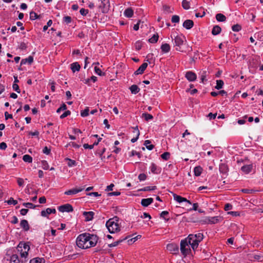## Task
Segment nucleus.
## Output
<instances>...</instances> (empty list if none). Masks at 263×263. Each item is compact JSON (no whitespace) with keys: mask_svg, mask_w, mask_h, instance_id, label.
<instances>
[{"mask_svg":"<svg viewBox=\"0 0 263 263\" xmlns=\"http://www.w3.org/2000/svg\"><path fill=\"white\" fill-rule=\"evenodd\" d=\"M98 238L96 235L83 233L79 235L76 243L78 247L85 249L94 247L97 243Z\"/></svg>","mask_w":263,"mask_h":263,"instance_id":"obj_1","label":"nucleus"},{"mask_svg":"<svg viewBox=\"0 0 263 263\" xmlns=\"http://www.w3.org/2000/svg\"><path fill=\"white\" fill-rule=\"evenodd\" d=\"M203 238V234L198 233L195 234H190L186 239H187V241L189 242L190 245H191L192 249L195 250L197 248L199 243L202 240Z\"/></svg>","mask_w":263,"mask_h":263,"instance_id":"obj_2","label":"nucleus"},{"mask_svg":"<svg viewBox=\"0 0 263 263\" xmlns=\"http://www.w3.org/2000/svg\"><path fill=\"white\" fill-rule=\"evenodd\" d=\"M106 227L110 233H114L120 230L117 217L109 219L106 223Z\"/></svg>","mask_w":263,"mask_h":263,"instance_id":"obj_3","label":"nucleus"},{"mask_svg":"<svg viewBox=\"0 0 263 263\" xmlns=\"http://www.w3.org/2000/svg\"><path fill=\"white\" fill-rule=\"evenodd\" d=\"M171 37L173 42L174 46L176 48L177 51H182L181 50V46L183 44L184 41H186L185 37L182 35H178L173 37L171 35Z\"/></svg>","mask_w":263,"mask_h":263,"instance_id":"obj_4","label":"nucleus"},{"mask_svg":"<svg viewBox=\"0 0 263 263\" xmlns=\"http://www.w3.org/2000/svg\"><path fill=\"white\" fill-rule=\"evenodd\" d=\"M30 250V247L28 244L26 243L20 242L17 246V250L20 252V255L22 258L26 259L28 255V251Z\"/></svg>","mask_w":263,"mask_h":263,"instance_id":"obj_5","label":"nucleus"},{"mask_svg":"<svg viewBox=\"0 0 263 263\" xmlns=\"http://www.w3.org/2000/svg\"><path fill=\"white\" fill-rule=\"evenodd\" d=\"M189 242L187 241V239L182 240L180 242V251L181 253L186 256L189 254L191 250L189 246Z\"/></svg>","mask_w":263,"mask_h":263,"instance_id":"obj_6","label":"nucleus"},{"mask_svg":"<svg viewBox=\"0 0 263 263\" xmlns=\"http://www.w3.org/2000/svg\"><path fill=\"white\" fill-rule=\"evenodd\" d=\"M58 210L60 212L63 213L72 212L73 209L71 205L67 203L59 206Z\"/></svg>","mask_w":263,"mask_h":263,"instance_id":"obj_7","label":"nucleus"},{"mask_svg":"<svg viewBox=\"0 0 263 263\" xmlns=\"http://www.w3.org/2000/svg\"><path fill=\"white\" fill-rule=\"evenodd\" d=\"M166 249L172 253L176 254L179 252V247L175 243H169L166 246Z\"/></svg>","mask_w":263,"mask_h":263,"instance_id":"obj_8","label":"nucleus"},{"mask_svg":"<svg viewBox=\"0 0 263 263\" xmlns=\"http://www.w3.org/2000/svg\"><path fill=\"white\" fill-rule=\"evenodd\" d=\"M222 220V218L219 216L209 217L206 219V222L210 224L217 223Z\"/></svg>","mask_w":263,"mask_h":263,"instance_id":"obj_9","label":"nucleus"},{"mask_svg":"<svg viewBox=\"0 0 263 263\" xmlns=\"http://www.w3.org/2000/svg\"><path fill=\"white\" fill-rule=\"evenodd\" d=\"M173 197L174 199L179 203H181L182 202H186L190 204H192L190 200H188L186 198L182 197L176 194H173Z\"/></svg>","mask_w":263,"mask_h":263,"instance_id":"obj_10","label":"nucleus"},{"mask_svg":"<svg viewBox=\"0 0 263 263\" xmlns=\"http://www.w3.org/2000/svg\"><path fill=\"white\" fill-rule=\"evenodd\" d=\"M84 189V187L72 189L65 192L64 194L67 195H74L82 191Z\"/></svg>","mask_w":263,"mask_h":263,"instance_id":"obj_11","label":"nucleus"},{"mask_svg":"<svg viewBox=\"0 0 263 263\" xmlns=\"http://www.w3.org/2000/svg\"><path fill=\"white\" fill-rule=\"evenodd\" d=\"M185 78L189 81H194L196 79V74L192 71H187L185 74Z\"/></svg>","mask_w":263,"mask_h":263,"instance_id":"obj_12","label":"nucleus"},{"mask_svg":"<svg viewBox=\"0 0 263 263\" xmlns=\"http://www.w3.org/2000/svg\"><path fill=\"white\" fill-rule=\"evenodd\" d=\"M147 63H143L135 72V74L136 75L142 74L147 67Z\"/></svg>","mask_w":263,"mask_h":263,"instance_id":"obj_13","label":"nucleus"},{"mask_svg":"<svg viewBox=\"0 0 263 263\" xmlns=\"http://www.w3.org/2000/svg\"><path fill=\"white\" fill-rule=\"evenodd\" d=\"M95 213L92 211L84 212L83 215L85 217V220L88 221L93 219Z\"/></svg>","mask_w":263,"mask_h":263,"instance_id":"obj_14","label":"nucleus"},{"mask_svg":"<svg viewBox=\"0 0 263 263\" xmlns=\"http://www.w3.org/2000/svg\"><path fill=\"white\" fill-rule=\"evenodd\" d=\"M11 263H24L26 261V259L20 260L17 255L14 254L11 257Z\"/></svg>","mask_w":263,"mask_h":263,"instance_id":"obj_15","label":"nucleus"},{"mask_svg":"<svg viewBox=\"0 0 263 263\" xmlns=\"http://www.w3.org/2000/svg\"><path fill=\"white\" fill-rule=\"evenodd\" d=\"M194 26V22L192 20H186L183 23V26L186 29H191Z\"/></svg>","mask_w":263,"mask_h":263,"instance_id":"obj_16","label":"nucleus"},{"mask_svg":"<svg viewBox=\"0 0 263 263\" xmlns=\"http://www.w3.org/2000/svg\"><path fill=\"white\" fill-rule=\"evenodd\" d=\"M252 168L253 165L252 164H251L242 166L241 168V170L245 174H249L252 171Z\"/></svg>","mask_w":263,"mask_h":263,"instance_id":"obj_17","label":"nucleus"},{"mask_svg":"<svg viewBox=\"0 0 263 263\" xmlns=\"http://www.w3.org/2000/svg\"><path fill=\"white\" fill-rule=\"evenodd\" d=\"M153 202V199L152 198L142 199L141 203L142 206L146 207L150 205Z\"/></svg>","mask_w":263,"mask_h":263,"instance_id":"obj_18","label":"nucleus"},{"mask_svg":"<svg viewBox=\"0 0 263 263\" xmlns=\"http://www.w3.org/2000/svg\"><path fill=\"white\" fill-rule=\"evenodd\" d=\"M20 226L25 231H27L29 230L30 227L26 220L23 219L21 220Z\"/></svg>","mask_w":263,"mask_h":263,"instance_id":"obj_19","label":"nucleus"},{"mask_svg":"<svg viewBox=\"0 0 263 263\" xmlns=\"http://www.w3.org/2000/svg\"><path fill=\"white\" fill-rule=\"evenodd\" d=\"M161 49L164 53H167L170 51L171 47L167 43L162 44L161 46Z\"/></svg>","mask_w":263,"mask_h":263,"instance_id":"obj_20","label":"nucleus"},{"mask_svg":"<svg viewBox=\"0 0 263 263\" xmlns=\"http://www.w3.org/2000/svg\"><path fill=\"white\" fill-rule=\"evenodd\" d=\"M80 67V65L77 62L73 63L70 65V68L73 72L79 71Z\"/></svg>","mask_w":263,"mask_h":263,"instance_id":"obj_21","label":"nucleus"},{"mask_svg":"<svg viewBox=\"0 0 263 263\" xmlns=\"http://www.w3.org/2000/svg\"><path fill=\"white\" fill-rule=\"evenodd\" d=\"M133 129H134L133 132L136 133V138H134L131 139V142L132 143H134L136 141H137V140H138V139L139 138V136L140 135V132H139V130L138 129V128L137 126H136L135 127H133Z\"/></svg>","mask_w":263,"mask_h":263,"instance_id":"obj_22","label":"nucleus"},{"mask_svg":"<svg viewBox=\"0 0 263 263\" xmlns=\"http://www.w3.org/2000/svg\"><path fill=\"white\" fill-rule=\"evenodd\" d=\"M33 61V58L32 56H29L28 58L22 59L21 62V65L25 64L28 63L29 64H32Z\"/></svg>","mask_w":263,"mask_h":263,"instance_id":"obj_23","label":"nucleus"},{"mask_svg":"<svg viewBox=\"0 0 263 263\" xmlns=\"http://www.w3.org/2000/svg\"><path fill=\"white\" fill-rule=\"evenodd\" d=\"M221 31V28L219 26L216 25L213 27L212 31V33L214 35H218V34H219L220 33Z\"/></svg>","mask_w":263,"mask_h":263,"instance_id":"obj_24","label":"nucleus"},{"mask_svg":"<svg viewBox=\"0 0 263 263\" xmlns=\"http://www.w3.org/2000/svg\"><path fill=\"white\" fill-rule=\"evenodd\" d=\"M29 263H45V259L43 258L35 257L31 259Z\"/></svg>","mask_w":263,"mask_h":263,"instance_id":"obj_25","label":"nucleus"},{"mask_svg":"<svg viewBox=\"0 0 263 263\" xmlns=\"http://www.w3.org/2000/svg\"><path fill=\"white\" fill-rule=\"evenodd\" d=\"M124 14L127 17H131L134 14V11L132 8H129L124 11Z\"/></svg>","mask_w":263,"mask_h":263,"instance_id":"obj_26","label":"nucleus"},{"mask_svg":"<svg viewBox=\"0 0 263 263\" xmlns=\"http://www.w3.org/2000/svg\"><path fill=\"white\" fill-rule=\"evenodd\" d=\"M129 89H130L131 92L133 94H137L140 91V88L136 85H132L130 87Z\"/></svg>","mask_w":263,"mask_h":263,"instance_id":"obj_27","label":"nucleus"},{"mask_svg":"<svg viewBox=\"0 0 263 263\" xmlns=\"http://www.w3.org/2000/svg\"><path fill=\"white\" fill-rule=\"evenodd\" d=\"M228 167L225 164H221L219 166V171L220 173L226 174L228 172Z\"/></svg>","mask_w":263,"mask_h":263,"instance_id":"obj_28","label":"nucleus"},{"mask_svg":"<svg viewBox=\"0 0 263 263\" xmlns=\"http://www.w3.org/2000/svg\"><path fill=\"white\" fill-rule=\"evenodd\" d=\"M202 171V168L201 166H196L194 170L195 176H199L201 175Z\"/></svg>","mask_w":263,"mask_h":263,"instance_id":"obj_29","label":"nucleus"},{"mask_svg":"<svg viewBox=\"0 0 263 263\" xmlns=\"http://www.w3.org/2000/svg\"><path fill=\"white\" fill-rule=\"evenodd\" d=\"M216 18L218 22H224L226 20V17L222 13H218L216 15Z\"/></svg>","mask_w":263,"mask_h":263,"instance_id":"obj_30","label":"nucleus"},{"mask_svg":"<svg viewBox=\"0 0 263 263\" xmlns=\"http://www.w3.org/2000/svg\"><path fill=\"white\" fill-rule=\"evenodd\" d=\"M151 171L154 174H158L160 172L159 169H158L157 166L154 164L152 163L150 166Z\"/></svg>","mask_w":263,"mask_h":263,"instance_id":"obj_31","label":"nucleus"},{"mask_svg":"<svg viewBox=\"0 0 263 263\" xmlns=\"http://www.w3.org/2000/svg\"><path fill=\"white\" fill-rule=\"evenodd\" d=\"M127 238V237H125V238H124L123 239H119V240H117L116 241L112 243L109 244L108 245V247L109 248H112V247H116L119 244H120L121 242H122L123 240H125Z\"/></svg>","mask_w":263,"mask_h":263,"instance_id":"obj_32","label":"nucleus"},{"mask_svg":"<svg viewBox=\"0 0 263 263\" xmlns=\"http://www.w3.org/2000/svg\"><path fill=\"white\" fill-rule=\"evenodd\" d=\"M142 118H144L145 121H148L153 119V116L151 114L145 112L142 114Z\"/></svg>","mask_w":263,"mask_h":263,"instance_id":"obj_33","label":"nucleus"},{"mask_svg":"<svg viewBox=\"0 0 263 263\" xmlns=\"http://www.w3.org/2000/svg\"><path fill=\"white\" fill-rule=\"evenodd\" d=\"M144 145L146 146V148L148 150H152L154 146L153 144H151V142L150 140H145L144 143Z\"/></svg>","mask_w":263,"mask_h":263,"instance_id":"obj_34","label":"nucleus"},{"mask_svg":"<svg viewBox=\"0 0 263 263\" xmlns=\"http://www.w3.org/2000/svg\"><path fill=\"white\" fill-rule=\"evenodd\" d=\"M23 160L26 162L31 163L32 158L29 155H25L23 157Z\"/></svg>","mask_w":263,"mask_h":263,"instance_id":"obj_35","label":"nucleus"},{"mask_svg":"<svg viewBox=\"0 0 263 263\" xmlns=\"http://www.w3.org/2000/svg\"><path fill=\"white\" fill-rule=\"evenodd\" d=\"M223 81L221 80H218L216 81V85L215 86V88L217 89H220L222 88L223 85Z\"/></svg>","mask_w":263,"mask_h":263,"instance_id":"obj_36","label":"nucleus"},{"mask_svg":"<svg viewBox=\"0 0 263 263\" xmlns=\"http://www.w3.org/2000/svg\"><path fill=\"white\" fill-rule=\"evenodd\" d=\"M158 38L159 35L157 34H154L153 36L151 37L148 41L151 43H155L157 42Z\"/></svg>","mask_w":263,"mask_h":263,"instance_id":"obj_37","label":"nucleus"},{"mask_svg":"<svg viewBox=\"0 0 263 263\" xmlns=\"http://www.w3.org/2000/svg\"><path fill=\"white\" fill-rule=\"evenodd\" d=\"M50 214H51V208H47L46 210L41 212V215L43 217H47L48 215Z\"/></svg>","mask_w":263,"mask_h":263,"instance_id":"obj_38","label":"nucleus"},{"mask_svg":"<svg viewBox=\"0 0 263 263\" xmlns=\"http://www.w3.org/2000/svg\"><path fill=\"white\" fill-rule=\"evenodd\" d=\"M66 160L68 161L67 165L69 167H72V166H76L77 164L76 161L75 160H71L69 158H66Z\"/></svg>","mask_w":263,"mask_h":263,"instance_id":"obj_39","label":"nucleus"},{"mask_svg":"<svg viewBox=\"0 0 263 263\" xmlns=\"http://www.w3.org/2000/svg\"><path fill=\"white\" fill-rule=\"evenodd\" d=\"M23 205L27 208H30V209H34L36 206H38L39 205H35L32 204V203L30 202H26V203H23Z\"/></svg>","mask_w":263,"mask_h":263,"instance_id":"obj_40","label":"nucleus"},{"mask_svg":"<svg viewBox=\"0 0 263 263\" xmlns=\"http://www.w3.org/2000/svg\"><path fill=\"white\" fill-rule=\"evenodd\" d=\"M182 7L186 10L189 9L190 8V3L186 0H183L182 3Z\"/></svg>","mask_w":263,"mask_h":263,"instance_id":"obj_41","label":"nucleus"},{"mask_svg":"<svg viewBox=\"0 0 263 263\" xmlns=\"http://www.w3.org/2000/svg\"><path fill=\"white\" fill-rule=\"evenodd\" d=\"M39 16L34 12L31 11L30 13V18L31 20H34L38 18Z\"/></svg>","mask_w":263,"mask_h":263,"instance_id":"obj_42","label":"nucleus"},{"mask_svg":"<svg viewBox=\"0 0 263 263\" xmlns=\"http://www.w3.org/2000/svg\"><path fill=\"white\" fill-rule=\"evenodd\" d=\"M89 108L86 107L84 110L82 111L81 112V115L82 117H85L89 115Z\"/></svg>","mask_w":263,"mask_h":263,"instance_id":"obj_43","label":"nucleus"},{"mask_svg":"<svg viewBox=\"0 0 263 263\" xmlns=\"http://www.w3.org/2000/svg\"><path fill=\"white\" fill-rule=\"evenodd\" d=\"M206 76V71H202L201 72V80L202 83H204V81H206V79H205Z\"/></svg>","mask_w":263,"mask_h":263,"instance_id":"obj_44","label":"nucleus"},{"mask_svg":"<svg viewBox=\"0 0 263 263\" xmlns=\"http://www.w3.org/2000/svg\"><path fill=\"white\" fill-rule=\"evenodd\" d=\"M232 29L233 31L237 32L241 30V27L239 24H236L232 26Z\"/></svg>","mask_w":263,"mask_h":263,"instance_id":"obj_45","label":"nucleus"},{"mask_svg":"<svg viewBox=\"0 0 263 263\" xmlns=\"http://www.w3.org/2000/svg\"><path fill=\"white\" fill-rule=\"evenodd\" d=\"M42 167L44 170H47L49 168V165L47 162L45 160H43L41 162Z\"/></svg>","mask_w":263,"mask_h":263,"instance_id":"obj_46","label":"nucleus"},{"mask_svg":"<svg viewBox=\"0 0 263 263\" xmlns=\"http://www.w3.org/2000/svg\"><path fill=\"white\" fill-rule=\"evenodd\" d=\"M156 189V186H146L141 190H140V191H151V190H154Z\"/></svg>","mask_w":263,"mask_h":263,"instance_id":"obj_47","label":"nucleus"},{"mask_svg":"<svg viewBox=\"0 0 263 263\" xmlns=\"http://www.w3.org/2000/svg\"><path fill=\"white\" fill-rule=\"evenodd\" d=\"M161 157L163 159L167 160L170 158V154L168 152H165L161 155Z\"/></svg>","mask_w":263,"mask_h":263,"instance_id":"obj_48","label":"nucleus"},{"mask_svg":"<svg viewBox=\"0 0 263 263\" xmlns=\"http://www.w3.org/2000/svg\"><path fill=\"white\" fill-rule=\"evenodd\" d=\"M7 203L8 204H13L16 205L17 203V201L16 200H14L12 197L10 198V199L7 201Z\"/></svg>","mask_w":263,"mask_h":263,"instance_id":"obj_49","label":"nucleus"},{"mask_svg":"<svg viewBox=\"0 0 263 263\" xmlns=\"http://www.w3.org/2000/svg\"><path fill=\"white\" fill-rule=\"evenodd\" d=\"M135 48L136 49V50H139L140 49H141V48L142 46V43L140 41H137L135 43Z\"/></svg>","mask_w":263,"mask_h":263,"instance_id":"obj_50","label":"nucleus"},{"mask_svg":"<svg viewBox=\"0 0 263 263\" xmlns=\"http://www.w3.org/2000/svg\"><path fill=\"white\" fill-rule=\"evenodd\" d=\"M180 20V17L178 15H173L172 17V22L173 23H178Z\"/></svg>","mask_w":263,"mask_h":263,"instance_id":"obj_51","label":"nucleus"},{"mask_svg":"<svg viewBox=\"0 0 263 263\" xmlns=\"http://www.w3.org/2000/svg\"><path fill=\"white\" fill-rule=\"evenodd\" d=\"M67 108V106L65 104L63 103L60 107H59L57 110V112L60 113L62 110H65Z\"/></svg>","mask_w":263,"mask_h":263,"instance_id":"obj_52","label":"nucleus"},{"mask_svg":"<svg viewBox=\"0 0 263 263\" xmlns=\"http://www.w3.org/2000/svg\"><path fill=\"white\" fill-rule=\"evenodd\" d=\"M88 12L89 10L88 9H85L84 8H81L80 10V14L83 16L86 15V14L88 13Z\"/></svg>","mask_w":263,"mask_h":263,"instance_id":"obj_53","label":"nucleus"},{"mask_svg":"<svg viewBox=\"0 0 263 263\" xmlns=\"http://www.w3.org/2000/svg\"><path fill=\"white\" fill-rule=\"evenodd\" d=\"M12 88L13 90L16 91L17 93H20L21 91L19 88V86L17 84L13 83L12 85Z\"/></svg>","mask_w":263,"mask_h":263,"instance_id":"obj_54","label":"nucleus"},{"mask_svg":"<svg viewBox=\"0 0 263 263\" xmlns=\"http://www.w3.org/2000/svg\"><path fill=\"white\" fill-rule=\"evenodd\" d=\"M146 178V175L145 174L142 173L139 175L138 179L140 181L145 180Z\"/></svg>","mask_w":263,"mask_h":263,"instance_id":"obj_55","label":"nucleus"},{"mask_svg":"<svg viewBox=\"0 0 263 263\" xmlns=\"http://www.w3.org/2000/svg\"><path fill=\"white\" fill-rule=\"evenodd\" d=\"M70 113H71V112L69 110H67V111H65L62 115H61L60 118L63 119V118L66 117L67 116L70 115Z\"/></svg>","mask_w":263,"mask_h":263,"instance_id":"obj_56","label":"nucleus"},{"mask_svg":"<svg viewBox=\"0 0 263 263\" xmlns=\"http://www.w3.org/2000/svg\"><path fill=\"white\" fill-rule=\"evenodd\" d=\"M63 21L67 24H69L71 22V18L69 16L64 17Z\"/></svg>","mask_w":263,"mask_h":263,"instance_id":"obj_57","label":"nucleus"},{"mask_svg":"<svg viewBox=\"0 0 263 263\" xmlns=\"http://www.w3.org/2000/svg\"><path fill=\"white\" fill-rule=\"evenodd\" d=\"M121 194V193L118 191L116 192H113L108 193V196H119Z\"/></svg>","mask_w":263,"mask_h":263,"instance_id":"obj_58","label":"nucleus"},{"mask_svg":"<svg viewBox=\"0 0 263 263\" xmlns=\"http://www.w3.org/2000/svg\"><path fill=\"white\" fill-rule=\"evenodd\" d=\"M163 9L164 11H166L167 13L172 12V11L170 10L171 8L169 6L164 5L163 6Z\"/></svg>","mask_w":263,"mask_h":263,"instance_id":"obj_59","label":"nucleus"},{"mask_svg":"<svg viewBox=\"0 0 263 263\" xmlns=\"http://www.w3.org/2000/svg\"><path fill=\"white\" fill-rule=\"evenodd\" d=\"M228 214H230L233 216H239V212H236V211H231V212H229L228 213Z\"/></svg>","mask_w":263,"mask_h":263,"instance_id":"obj_60","label":"nucleus"},{"mask_svg":"<svg viewBox=\"0 0 263 263\" xmlns=\"http://www.w3.org/2000/svg\"><path fill=\"white\" fill-rule=\"evenodd\" d=\"M43 153L46 155H49L50 153V149L45 146L43 149Z\"/></svg>","mask_w":263,"mask_h":263,"instance_id":"obj_61","label":"nucleus"},{"mask_svg":"<svg viewBox=\"0 0 263 263\" xmlns=\"http://www.w3.org/2000/svg\"><path fill=\"white\" fill-rule=\"evenodd\" d=\"M17 183L19 186H22L24 185V181L23 179L18 178L17 180Z\"/></svg>","mask_w":263,"mask_h":263,"instance_id":"obj_62","label":"nucleus"},{"mask_svg":"<svg viewBox=\"0 0 263 263\" xmlns=\"http://www.w3.org/2000/svg\"><path fill=\"white\" fill-rule=\"evenodd\" d=\"M95 71L96 73H97L98 75H99V76H102V71H101V69L99 67H97V66H95Z\"/></svg>","mask_w":263,"mask_h":263,"instance_id":"obj_63","label":"nucleus"},{"mask_svg":"<svg viewBox=\"0 0 263 263\" xmlns=\"http://www.w3.org/2000/svg\"><path fill=\"white\" fill-rule=\"evenodd\" d=\"M19 48L21 50H25L27 48L26 44L24 42L21 43L20 45Z\"/></svg>","mask_w":263,"mask_h":263,"instance_id":"obj_64","label":"nucleus"}]
</instances>
